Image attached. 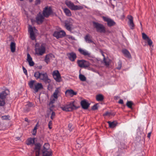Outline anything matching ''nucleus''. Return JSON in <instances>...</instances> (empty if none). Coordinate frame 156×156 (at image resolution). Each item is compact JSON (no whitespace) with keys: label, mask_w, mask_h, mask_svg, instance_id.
<instances>
[{"label":"nucleus","mask_w":156,"mask_h":156,"mask_svg":"<svg viewBox=\"0 0 156 156\" xmlns=\"http://www.w3.org/2000/svg\"><path fill=\"white\" fill-rule=\"evenodd\" d=\"M34 76L37 80L40 79L46 83L51 82V80L48 78L47 74L45 73L36 72L34 73Z\"/></svg>","instance_id":"nucleus-1"},{"label":"nucleus","mask_w":156,"mask_h":156,"mask_svg":"<svg viewBox=\"0 0 156 156\" xmlns=\"http://www.w3.org/2000/svg\"><path fill=\"white\" fill-rule=\"evenodd\" d=\"M28 85L30 87L33 89L35 93L37 92L43 88L41 83H37L35 80H31L29 81L28 83Z\"/></svg>","instance_id":"nucleus-2"},{"label":"nucleus","mask_w":156,"mask_h":156,"mask_svg":"<svg viewBox=\"0 0 156 156\" xmlns=\"http://www.w3.org/2000/svg\"><path fill=\"white\" fill-rule=\"evenodd\" d=\"M35 55H42L45 51V45L42 44L40 46H39V44H36L35 45Z\"/></svg>","instance_id":"nucleus-3"},{"label":"nucleus","mask_w":156,"mask_h":156,"mask_svg":"<svg viewBox=\"0 0 156 156\" xmlns=\"http://www.w3.org/2000/svg\"><path fill=\"white\" fill-rule=\"evenodd\" d=\"M66 5L72 10H76L82 9L83 8L82 6L75 5L71 1L66 0L65 1Z\"/></svg>","instance_id":"nucleus-4"},{"label":"nucleus","mask_w":156,"mask_h":156,"mask_svg":"<svg viewBox=\"0 0 156 156\" xmlns=\"http://www.w3.org/2000/svg\"><path fill=\"white\" fill-rule=\"evenodd\" d=\"M61 108L63 110L65 111H71L73 109H76V107L75 102L73 101L61 106Z\"/></svg>","instance_id":"nucleus-5"},{"label":"nucleus","mask_w":156,"mask_h":156,"mask_svg":"<svg viewBox=\"0 0 156 156\" xmlns=\"http://www.w3.org/2000/svg\"><path fill=\"white\" fill-rule=\"evenodd\" d=\"M43 156H50L52 155V152L50 149V146L48 143L44 144L43 149L42 150Z\"/></svg>","instance_id":"nucleus-6"},{"label":"nucleus","mask_w":156,"mask_h":156,"mask_svg":"<svg viewBox=\"0 0 156 156\" xmlns=\"http://www.w3.org/2000/svg\"><path fill=\"white\" fill-rule=\"evenodd\" d=\"M28 32L30 33V38L32 40H34L36 36L38 34L37 30L34 27L29 25Z\"/></svg>","instance_id":"nucleus-7"},{"label":"nucleus","mask_w":156,"mask_h":156,"mask_svg":"<svg viewBox=\"0 0 156 156\" xmlns=\"http://www.w3.org/2000/svg\"><path fill=\"white\" fill-rule=\"evenodd\" d=\"M7 90L2 92L0 94V106H3L5 104V99L7 95Z\"/></svg>","instance_id":"nucleus-8"},{"label":"nucleus","mask_w":156,"mask_h":156,"mask_svg":"<svg viewBox=\"0 0 156 156\" xmlns=\"http://www.w3.org/2000/svg\"><path fill=\"white\" fill-rule=\"evenodd\" d=\"M52 75L55 80L58 82L61 81V78L60 74L58 70L54 71L52 73Z\"/></svg>","instance_id":"nucleus-9"},{"label":"nucleus","mask_w":156,"mask_h":156,"mask_svg":"<svg viewBox=\"0 0 156 156\" xmlns=\"http://www.w3.org/2000/svg\"><path fill=\"white\" fill-rule=\"evenodd\" d=\"M94 27L97 30L100 32H105V30L104 27L101 24L96 22H93Z\"/></svg>","instance_id":"nucleus-10"},{"label":"nucleus","mask_w":156,"mask_h":156,"mask_svg":"<svg viewBox=\"0 0 156 156\" xmlns=\"http://www.w3.org/2000/svg\"><path fill=\"white\" fill-rule=\"evenodd\" d=\"M78 64L79 66L80 67L87 68L89 67L90 64L88 62L84 60L78 61Z\"/></svg>","instance_id":"nucleus-11"},{"label":"nucleus","mask_w":156,"mask_h":156,"mask_svg":"<svg viewBox=\"0 0 156 156\" xmlns=\"http://www.w3.org/2000/svg\"><path fill=\"white\" fill-rule=\"evenodd\" d=\"M59 93V89L58 88L56 89L53 95L51 98L50 99L51 100L52 102H55L57 100Z\"/></svg>","instance_id":"nucleus-12"},{"label":"nucleus","mask_w":156,"mask_h":156,"mask_svg":"<svg viewBox=\"0 0 156 156\" xmlns=\"http://www.w3.org/2000/svg\"><path fill=\"white\" fill-rule=\"evenodd\" d=\"M142 36L143 38L147 42L148 44L150 46V47L151 48L153 47L152 41L148 36L144 33H142Z\"/></svg>","instance_id":"nucleus-13"},{"label":"nucleus","mask_w":156,"mask_h":156,"mask_svg":"<svg viewBox=\"0 0 156 156\" xmlns=\"http://www.w3.org/2000/svg\"><path fill=\"white\" fill-rule=\"evenodd\" d=\"M65 35V32L63 30H60L59 31H55L53 34V35L57 38L63 37Z\"/></svg>","instance_id":"nucleus-14"},{"label":"nucleus","mask_w":156,"mask_h":156,"mask_svg":"<svg viewBox=\"0 0 156 156\" xmlns=\"http://www.w3.org/2000/svg\"><path fill=\"white\" fill-rule=\"evenodd\" d=\"M52 10L50 7H46L43 10V14L46 17H48L52 13Z\"/></svg>","instance_id":"nucleus-15"},{"label":"nucleus","mask_w":156,"mask_h":156,"mask_svg":"<svg viewBox=\"0 0 156 156\" xmlns=\"http://www.w3.org/2000/svg\"><path fill=\"white\" fill-rule=\"evenodd\" d=\"M73 22V21L71 19H69L66 22L65 26L67 30H71L72 24Z\"/></svg>","instance_id":"nucleus-16"},{"label":"nucleus","mask_w":156,"mask_h":156,"mask_svg":"<svg viewBox=\"0 0 156 156\" xmlns=\"http://www.w3.org/2000/svg\"><path fill=\"white\" fill-rule=\"evenodd\" d=\"M54 58L55 56L53 54H49L46 55L44 61L47 64H48Z\"/></svg>","instance_id":"nucleus-17"},{"label":"nucleus","mask_w":156,"mask_h":156,"mask_svg":"<svg viewBox=\"0 0 156 156\" xmlns=\"http://www.w3.org/2000/svg\"><path fill=\"white\" fill-rule=\"evenodd\" d=\"M34 153L36 154V156H38L40 155L41 145L39 144H35Z\"/></svg>","instance_id":"nucleus-18"},{"label":"nucleus","mask_w":156,"mask_h":156,"mask_svg":"<svg viewBox=\"0 0 156 156\" xmlns=\"http://www.w3.org/2000/svg\"><path fill=\"white\" fill-rule=\"evenodd\" d=\"M103 18L105 21L107 22L108 25L109 26H112L115 25V22L111 19L105 17H103Z\"/></svg>","instance_id":"nucleus-19"},{"label":"nucleus","mask_w":156,"mask_h":156,"mask_svg":"<svg viewBox=\"0 0 156 156\" xmlns=\"http://www.w3.org/2000/svg\"><path fill=\"white\" fill-rule=\"evenodd\" d=\"M27 60L30 66H34V62L32 60V57L29 53H27Z\"/></svg>","instance_id":"nucleus-20"},{"label":"nucleus","mask_w":156,"mask_h":156,"mask_svg":"<svg viewBox=\"0 0 156 156\" xmlns=\"http://www.w3.org/2000/svg\"><path fill=\"white\" fill-rule=\"evenodd\" d=\"M78 50L81 54L85 56H90V53L86 50L80 48Z\"/></svg>","instance_id":"nucleus-21"},{"label":"nucleus","mask_w":156,"mask_h":156,"mask_svg":"<svg viewBox=\"0 0 156 156\" xmlns=\"http://www.w3.org/2000/svg\"><path fill=\"white\" fill-rule=\"evenodd\" d=\"M81 104L82 108L84 109L87 108L89 106V103L85 100L81 101Z\"/></svg>","instance_id":"nucleus-22"},{"label":"nucleus","mask_w":156,"mask_h":156,"mask_svg":"<svg viewBox=\"0 0 156 156\" xmlns=\"http://www.w3.org/2000/svg\"><path fill=\"white\" fill-rule=\"evenodd\" d=\"M68 56L69 59L72 61L75 60L76 58V55L75 53L71 52L68 54Z\"/></svg>","instance_id":"nucleus-23"},{"label":"nucleus","mask_w":156,"mask_h":156,"mask_svg":"<svg viewBox=\"0 0 156 156\" xmlns=\"http://www.w3.org/2000/svg\"><path fill=\"white\" fill-rule=\"evenodd\" d=\"M128 18L129 20V25L131 29H133L134 27V25L133 22V17L131 16H128Z\"/></svg>","instance_id":"nucleus-24"},{"label":"nucleus","mask_w":156,"mask_h":156,"mask_svg":"<svg viewBox=\"0 0 156 156\" xmlns=\"http://www.w3.org/2000/svg\"><path fill=\"white\" fill-rule=\"evenodd\" d=\"M44 17L41 14H39L36 17V21L38 24L41 23L43 21Z\"/></svg>","instance_id":"nucleus-25"},{"label":"nucleus","mask_w":156,"mask_h":156,"mask_svg":"<svg viewBox=\"0 0 156 156\" xmlns=\"http://www.w3.org/2000/svg\"><path fill=\"white\" fill-rule=\"evenodd\" d=\"M66 94L67 95H69L71 96H73L74 95H76L77 94L76 92H75L72 90H68L66 91Z\"/></svg>","instance_id":"nucleus-26"},{"label":"nucleus","mask_w":156,"mask_h":156,"mask_svg":"<svg viewBox=\"0 0 156 156\" xmlns=\"http://www.w3.org/2000/svg\"><path fill=\"white\" fill-rule=\"evenodd\" d=\"M35 139V138H29L27 140L26 144L28 145H33L34 143Z\"/></svg>","instance_id":"nucleus-27"},{"label":"nucleus","mask_w":156,"mask_h":156,"mask_svg":"<svg viewBox=\"0 0 156 156\" xmlns=\"http://www.w3.org/2000/svg\"><path fill=\"white\" fill-rule=\"evenodd\" d=\"M84 38L86 41L88 43L93 42V41H92L91 39V37L89 35H86L85 36Z\"/></svg>","instance_id":"nucleus-28"},{"label":"nucleus","mask_w":156,"mask_h":156,"mask_svg":"<svg viewBox=\"0 0 156 156\" xmlns=\"http://www.w3.org/2000/svg\"><path fill=\"white\" fill-rule=\"evenodd\" d=\"M104 99V96L101 94L97 95L96 96V99L98 101H102Z\"/></svg>","instance_id":"nucleus-29"},{"label":"nucleus","mask_w":156,"mask_h":156,"mask_svg":"<svg viewBox=\"0 0 156 156\" xmlns=\"http://www.w3.org/2000/svg\"><path fill=\"white\" fill-rule=\"evenodd\" d=\"M122 52L123 54L128 58H130L131 57V56L130 53L126 49L123 50Z\"/></svg>","instance_id":"nucleus-30"},{"label":"nucleus","mask_w":156,"mask_h":156,"mask_svg":"<svg viewBox=\"0 0 156 156\" xmlns=\"http://www.w3.org/2000/svg\"><path fill=\"white\" fill-rule=\"evenodd\" d=\"M11 51L12 52H13L15 51V44L13 42H12L10 45Z\"/></svg>","instance_id":"nucleus-31"},{"label":"nucleus","mask_w":156,"mask_h":156,"mask_svg":"<svg viewBox=\"0 0 156 156\" xmlns=\"http://www.w3.org/2000/svg\"><path fill=\"white\" fill-rule=\"evenodd\" d=\"M108 122L109 124V127L111 128H114L116 126L117 124V122H111L110 121H108Z\"/></svg>","instance_id":"nucleus-32"},{"label":"nucleus","mask_w":156,"mask_h":156,"mask_svg":"<svg viewBox=\"0 0 156 156\" xmlns=\"http://www.w3.org/2000/svg\"><path fill=\"white\" fill-rule=\"evenodd\" d=\"M66 15L68 16H70L72 14L69 10L67 8H65L63 9Z\"/></svg>","instance_id":"nucleus-33"},{"label":"nucleus","mask_w":156,"mask_h":156,"mask_svg":"<svg viewBox=\"0 0 156 156\" xmlns=\"http://www.w3.org/2000/svg\"><path fill=\"white\" fill-rule=\"evenodd\" d=\"M55 102H52L51 101V100L50 99V102L48 104V107L49 108L50 110H52V108L54 107V106L53 105V104Z\"/></svg>","instance_id":"nucleus-34"},{"label":"nucleus","mask_w":156,"mask_h":156,"mask_svg":"<svg viewBox=\"0 0 156 156\" xmlns=\"http://www.w3.org/2000/svg\"><path fill=\"white\" fill-rule=\"evenodd\" d=\"M79 78L82 81H85L86 80V78L85 76L82 74H80L79 75Z\"/></svg>","instance_id":"nucleus-35"},{"label":"nucleus","mask_w":156,"mask_h":156,"mask_svg":"<svg viewBox=\"0 0 156 156\" xmlns=\"http://www.w3.org/2000/svg\"><path fill=\"white\" fill-rule=\"evenodd\" d=\"M38 123H37L36 124L34 128L33 132V134L34 135H35L37 132V127H38Z\"/></svg>","instance_id":"nucleus-36"},{"label":"nucleus","mask_w":156,"mask_h":156,"mask_svg":"<svg viewBox=\"0 0 156 156\" xmlns=\"http://www.w3.org/2000/svg\"><path fill=\"white\" fill-rule=\"evenodd\" d=\"M102 55L104 57V62L105 63V65H106L108 66L109 64V60L108 59H106L105 58V56H104V54L103 53H102Z\"/></svg>","instance_id":"nucleus-37"},{"label":"nucleus","mask_w":156,"mask_h":156,"mask_svg":"<svg viewBox=\"0 0 156 156\" xmlns=\"http://www.w3.org/2000/svg\"><path fill=\"white\" fill-rule=\"evenodd\" d=\"M66 37V39L68 40L69 41H71V40L74 39V38L73 37L70 35H67Z\"/></svg>","instance_id":"nucleus-38"},{"label":"nucleus","mask_w":156,"mask_h":156,"mask_svg":"<svg viewBox=\"0 0 156 156\" xmlns=\"http://www.w3.org/2000/svg\"><path fill=\"white\" fill-rule=\"evenodd\" d=\"M133 104V102L131 101H127L126 103L127 106L129 108H131Z\"/></svg>","instance_id":"nucleus-39"},{"label":"nucleus","mask_w":156,"mask_h":156,"mask_svg":"<svg viewBox=\"0 0 156 156\" xmlns=\"http://www.w3.org/2000/svg\"><path fill=\"white\" fill-rule=\"evenodd\" d=\"M118 66L117 67V69H120L121 68L122 65L121 62H119L118 63Z\"/></svg>","instance_id":"nucleus-40"},{"label":"nucleus","mask_w":156,"mask_h":156,"mask_svg":"<svg viewBox=\"0 0 156 156\" xmlns=\"http://www.w3.org/2000/svg\"><path fill=\"white\" fill-rule=\"evenodd\" d=\"M52 122L51 121H50L49 122L48 124V126L49 129H51L52 128Z\"/></svg>","instance_id":"nucleus-41"},{"label":"nucleus","mask_w":156,"mask_h":156,"mask_svg":"<svg viewBox=\"0 0 156 156\" xmlns=\"http://www.w3.org/2000/svg\"><path fill=\"white\" fill-rule=\"evenodd\" d=\"M98 104H96L94 105L92 108V109L94 110H96V109H97L98 108Z\"/></svg>","instance_id":"nucleus-42"},{"label":"nucleus","mask_w":156,"mask_h":156,"mask_svg":"<svg viewBox=\"0 0 156 156\" xmlns=\"http://www.w3.org/2000/svg\"><path fill=\"white\" fill-rule=\"evenodd\" d=\"M2 119L4 120L7 119H9V116L8 115H4L2 117Z\"/></svg>","instance_id":"nucleus-43"},{"label":"nucleus","mask_w":156,"mask_h":156,"mask_svg":"<svg viewBox=\"0 0 156 156\" xmlns=\"http://www.w3.org/2000/svg\"><path fill=\"white\" fill-rule=\"evenodd\" d=\"M55 115V113L53 112H52L51 115V119H53V118H54Z\"/></svg>","instance_id":"nucleus-44"},{"label":"nucleus","mask_w":156,"mask_h":156,"mask_svg":"<svg viewBox=\"0 0 156 156\" xmlns=\"http://www.w3.org/2000/svg\"><path fill=\"white\" fill-rule=\"evenodd\" d=\"M23 69L24 73H25V74L27 75V70L23 66Z\"/></svg>","instance_id":"nucleus-45"},{"label":"nucleus","mask_w":156,"mask_h":156,"mask_svg":"<svg viewBox=\"0 0 156 156\" xmlns=\"http://www.w3.org/2000/svg\"><path fill=\"white\" fill-rule=\"evenodd\" d=\"M72 125L71 124H69L68 125V128L70 131H71L72 130Z\"/></svg>","instance_id":"nucleus-46"},{"label":"nucleus","mask_w":156,"mask_h":156,"mask_svg":"<svg viewBox=\"0 0 156 156\" xmlns=\"http://www.w3.org/2000/svg\"><path fill=\"white\" fill-rule=\"evenodd\" d=\"M40 3V0H36L35 1V3L37 5L39 4Z\"/></svg>","instance_id":"nucleus-47"},{"label":"nucleus","mask_w":156,"mask_h":156,"mask_svg":"<svg viewBox=\"0 0 156 156\" xmlns=\"http://www.w3.org/2000/svg\"><path fill=\"white\" fill-rule=\"evenodd\" d=\"M123 101L122 99H120L119 101V103L120 104H123Z\"/></svg>","instance_id":"nucleus-48"},{"label":"nucleus","mask_w":156,"mask_h":156,"mask_svg":"<svg viewBox=\"0 0 156 156\" xmlns=\"http://www.w3.org/2000/svg\"><path fill=\"white\" fill-rule=\"evenodd\" d=\"M151 132H150V133H148V135H147V137L149 138H150V137L151 135Z\"/></svg>","instance_id":"nucleus-49"},{"label":"nucleus","mask_w":156,"mask_h":156,"mask_svg":"<svg viewBox=\"0 0 156 156\" xmlns=\"http://www.w3.org/2000/svg\"><path fill=\"white\" fill-rule=\"evenodd\" d=\"M109 114V113L108 112H106L105 113L104 115V116H106L108 115Z\"/></svg>","instance_id":"nucleus-50"},{"label":"nucleus","mask_w":156,"mask_h":156,"mask_svg":"<svg viewBox=\"0 0 156 156\" xmlns=\"http://www.w3.org/2000/svg\"><path fill=\"white\" fill-rule=\"evenodd\" d=\"M30 2H32L33 0H29Z\"/></svg>","instance_id":"nucleus-51"},{"label":"nucleus","mask_w":156,"mask_h":156,"mask_svg":"<svg viewBox=\"0 0 156 156\" xmlns=\"http://www.w3.org/2000/svg\"><path fill=\"white\" fill-rule=\"evenodd\" d=\"M30 106H31V104H31V103H30Z\"/></svg>","instance_id":"nucleus-52"},{"label":"nucleus","mask_w":156,"mask_h":156,"mask_svg":"<svg viewBox=\"0 0 156 156\" xmlns=\"http://www.w3.org/2000/svg\"><path fill=\"white\" fill-rule=\"evenodd\" d=\"M20 1H23V0H20Z\"/></svg>","instance_id":"nucleus-53"}]
</instances>
